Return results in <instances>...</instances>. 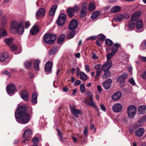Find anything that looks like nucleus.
I'll return each mask as SVG.
<instances>
[{
    "label": "nucleus",
    "mask_w": 146,
    "mask_h": 146,
    "mask_svg": "<svg viewBox=\"0 0 146 146\" xmlns=\"http://www.w3.org/2000/svg\"><path fill=\"white\" fill-rule=\"evenodd\" d=\"M87 8V3H84L82 6V9H83L84 10L86 9Z\"/></svg>",
    "instance_id": "774afa93"
},
{
    "label": "nucleus",
    "mask_w": 146,
    "mask_h": 146,
    "mask_svg": "<svg viewBox=\"0 0 146 146\" xmlns=\"http://www.w3.org/2000/svg\"><path fill=\"white\" fill-rule=\"evenodd\" d=\"M39 31L38 27L36 25H34L30 31L31 33L33 35H36Z\"/></svg>",
    "instance_id": "a211bd4d"
},
{
    "label": "nucleus",
    "mask_w": 146,
    "mask_h": 146,
    "mask_svg": "<svg viewBox=\"0 0 146 146\" xmlns=\"http://www.w3.org/2000/svg\"><path fill=\"white\" fill-rule=\"evenodd\" d=\"M9 46L10 49L12 51H15L17 49V46L15 45L14 44H12Z\"/></svg>",
    "instance_id": "09e8293b"
},
{
    "label": "nucleus",
    "mask_w": 146,
    "mask_h": 146,
    "mask_svg": "<svg viewBox=\"0 0 146 146\" xmlns=\"http://www.w3.org/2000/svg\"><path fill=\"white\" fill-rule=\"evenodd\" d=\"M37 94L36 93H34L32 96L31 99L32 102L34 104H36L37 103Z\"/></svg>",
    "instance_id": "2f4dec72"
},
{
    "label": "nucleus",
    "mask_w": 146,
    "mask_h": 146,
    "mask_svg": "<svg viewBox=\"0 0 146 146\" xmlns=\"http://www.w3.org/2000/svg\"><path fill=\"white\" fill-rule=\"evenodd\" d=\"M33 63V62L32 61H26L25 62V66L27 69L29 70L30 69Z\"/></svg>",
    "instance_id": "cd10ccee"
},
{
    "label": "nucleus",
    "mask_w": 146,
    "mask_h": 146,
    "mask_svg": "<svg viewBox=\"0 0 146 146\" xmlns=\"http://www.w3.org/2000/svg\"><path fill=\"white\" fill-rule=\"evenodd\" d=\"M128 77L127 74L125 73L120 76L117 79V82L120 83L119 86L121 87H123L125 86V80Z\"/></svg>",
    "instance_id": "39448f33"
},
{
    "label": "nucleus",
    "mask_w": 146,
    "mask_h": 146,
    "mask_svg": "<svg viewBox=\"0 0 146 146\" xmlns=\"http://www.w3.org/2000/svg\"><path fill=\"white\" fill-rule=\"evenodd\" d=\"M104 75L102 76V78L103 79H106L107 78L109 77L111 74L110 72L109 71H104Z\"/></svg>",
    "instance_id": "473e14b6"
},
{
    "label": "nucleus",
    "mask_w": 146,
    "mask_h": 146,
    "mask_svg": "<svg viewBox=\"0 0 146 146\" xmlns=\"http://www.w3.org/2000/svg\"><path fill=\"white\" fill-rule=\"evenodd\" d=\"M100 15V13L98 11H95L91 15V17L93 19H96Z\"/></svg>",
    "instance_id": "c9c22d12"
},
{
    "label": "nucleus",
    "mask_w": 146,
    "mask_h": 146,
    "mask_svg": "<svg viewBox=\"0 0 146 146\" xmlns=\"http://www.w3.org/2000/svg\"><path fill=\"white\" fill-rule=\"evenodd\" d=\"M128 80L129 82L131 84L133 85H135V83L133 79L132 78H130Z\"/></svg>",
    "instance_id": "13d9d810"
},
{
    "label": "nucleus",
    "mask_w": 146,
    "mask_h": 146,
    "mask_svg": "<svg viewBox=\"0 0 146 146\" xmlns=\"http://www.w3.org/2000/svg\"><path fill=\"white\" fill-rule=\"evenodd\" d=\"M78 22L75 19H72L69 26V28L70 30H74L78 26Z\"/></svg>",
    "instance_id": "9d476101"
},
{
    "label": "nucleus",
    "mask_w": 146,
    "mask_h": 146,
    "mask_svg": "<svg viewBox=\"0 0 146 146\" xmlns=\"http://www.w3.org/2000/svg\"><path fill=\"white\" fill-rule=\"evenodd\" d=\"M141 14V12L140 11H138L135 12L132 16L131 19L136 22Z\"/></svg>",
    "instance_id": "6ab92c4d"
},
{
    "label": "nucleus",
    "mask_w": 146,
    "mask_h": 146,
    "mask_svg": "<svg viewBox=\"0 0 146 146\" xmlns=\"http://www.w3.org/2000/svg\"><path fill=\"white\" fill-rule=\"evenodd\" d=\"M66 19V15L63 13L61 14L56 21V22L57 25L59 26H63L64 24Z\"/></svg>",
    "instance_id": "423d86ee"
},
{
    "label": "nucleus",
    "mask_w": 146,
    "mask_h": 146,
    "mask_svg": "<svg viewBox=\"0 0 146 146\" xmlns=\"http://www.w3.org/2000/svg\"><path fill=\"white\" fill-rule=\"evenodd\" d=\"M57 132L58 135L59 136L60 139L61 141L62 142L65 141V139L62 137V134L60 131L57 129Z\"/></svg>",
    "instance_id": "49530a36"
},
{
    "label": "nucleus",
    "mask_w": 146,
    "mask_h": 146,
    "mask_svg": "<svg viewBox=\"0 0 146 146\" xmlns=\"http://www.w3.org/2000/svg\"><path fill=\"white\" fill-rule=\"evenodd\" d=\"M136 22H135L131 19V21L128 24V28L131 29H133L135 26Z\"/></svg>",
    "instance_id": "72a5a7b5"
},
{
    "label": "nucleus",
    "mask_w": 146,
    "mask_h": 146,
    "mask_svg": "<svg viewBox=\"0 0 146 146\" xmlns=\"http://www.w3.org/2000/svg\"><path fill=\"white\" fill-rule=\"evenodd\" d=\"M21 97L24 100L27 101L28 100V93L27 91H24L21 94Z\"/></svg>",
    "instance_id": "4be33fe9"
},
{
    "label": "nucleus",
    "mask_w": 146,
    "mask_h": 146,
    "mask_svg": "<svg viewBox=\"0 0 146 146\" xmlns=\"http://www.w3.org/2000/svg\"><path fill=\"white\" fill-rule=\"evenodd\" d=\"M9 57V55L7 52H3L0 54V61L1 62L5 61V60L8 58Z\"/></svg>",
    "instance_id": "dca6fc26"
},
{
    "label": "nucleus",
    "mask_w": 146,
    "mask_h": 146,
    "mask_svg": "<svg viewBox=\"0 0 146 146\" xmlns=\"http://www.w3.org/2000/svg\"><path fill=\"white\" fill-rule=\"evenodd\" d=\"M67 12L68 15L70 17H72L74 15L75 12L70 7L67 10Z\"/></svg>",
    "instance_id": "bb28decb"
},
{
    "label": "nucleus",
    "mask_w": 146,
    "mask_h": 146,
    "mask_svg": "<svg viewBox=\"0 0 146 146\" xmlns=\"http://www.w3.org/2000/svg\"><path fill=\"white\" fill-rule=\"evenodd\" d=\"M112 108L114 111L118 113L121 111L122 109V106L120 104L117 103L113 106Z\"/></svg>",
    "instance_id": "9b49d317"
},
{
    "label": "nucleus",
    "mask_w": 146,
    "mask_h": 146,
    "mask_svg": "<svg viewBox=\"0 0 146 146\" xmlns=\"http://www.w3.org/2000/svg\"><path fill=\"white\" fill-rule=\"evenodd\" d=\"M119 45L118 44H115L112 47V52L113 53H115L117 51Z\"/></svg>",
    "instance_id": "58836bf2"
},
{
    "label": "nucleus",
    "mask_w": 146,
    "mask_h": 146,
    "mask_svg": "<svg viewBox=\"0 0 146 146\" xmlns=\"http://www.w3.org/2000/svg\"><path fill=\"white\" fill-rule=\"evenodd\" d=\"M97 37L98 39L100 41L104 40L106 38L105 36L102 34L98 35Z\"/></svg>",
    "instance_id": "c03bdc74"
},
{
    "label": "nucleus",
    "mask_w": 146,
    "mask_h": 146,
    "mask_svg": "<svg viewBox=\"0 0 146 146\" xmlns=\"http://www.w3.org/2000/svg\"><path fill=\"white\" fill-rule=\"evenodd\" d=\"M141 48L142 49L146 48V40H144L141 45Z\"/></svg>",
    "instance_id": "3c124183"
},
{
    "label": "nucleus",
    "mask_w": 146,
    "mask_h": 146,
    "mask_svg": "<svg viewBox=\"0 0 146 146\" xmlns=\"http://www.w3.org/2000/svg\"><path fill=\"white\" fill-rule=\"evenodd\" d=\"M101 66V65L100 64H96L94 68L98 70L100 68Z\"/></svg>",
    "instance_id": "338daca9"
},
{
    "label": "nucleus",
    "mask_w": 146,
    "mask_h": 146,
    "mask_svg": "<svg viewBox=\"0 0 146 146\" xmlns=\"http://www.w3.org/2000/svg\"><path fill=\"white\" fill-rule=\"evenodd\" d=\"M80 90L82 93H84L85 91V87L83 84H81L80 86Z\"/></svg>",
    "instance_id": "864d4df0"
},
{
    "label": "nucleus",
    "mask_w": 146,
    "mask_h": 146,
    "mask_svg": "<svg viewBox=\"0 0 146 146\" xmlns=\"http://www.w3.org/2000/svg\"><path fill=\"white\" fill-rule=\"evenodd\" d=\"M7 34L6 30L3 28L0 29V38H3V36H6Z\"/></svg>",
    "instance_id": "c756f323"
},
{
    "label": "nucleus",
    "mask_w": 146,
    "mask_h": 146,
    "mask_svg": "<svg viewBox=\"0 0 146 146\" xmlns=\"http://www.w3.org/2000/svg\"><path fill=\"white\" fill-rule=\"evenodd\" d=\"M27 108L26 106H20L15 112L17 121L21 124H25L30 120L32 115L27 112Z\"/></svg>",
    "instance_id": "f257e3e1"
},
{
    "label": "nucleus",
    "mask_w": 146,
    "mask_h": 146,
    "mask_svg": "<svg viewBox=\"0 0 146 146\" xmlns=\"http://www.w3.org/2000/svg\"><path fill=\"white\" fill-rule=\"evenodd\" d=\"M80 78L83 81H86L87 79V76L83 72H80L79 73Z\"/></svg>",
    "instance_id": "e433bc0d"
},
{
    "label": "nucleus",
    "mask_w": 146,
    "mask_h": 146,
    "mask_svg": "<svg viewBox=\"0 0 146 146\" xmlns=\"http://www.w3.org/2000/svg\"><path fill=\"white\" fill-rule=\"evenodd\" d=\"M71 8L73 9V11H74L75 12L77 11L79 9V7L76 5H75L73 8Z\"/></svg>",
    "instance_id": "bf43d9fd"
},
{
    "label": "nucleus",
    "mask_w": 146,
    "mask_h": 146,
    "mask_svg": "<svg viewBox=\"0 0 146 146\" xmlns=\"http://www.w3.org/2000/svg\"><path fill=\"white\" fill-rule=\"evenodd\" d=\"M139 58L143 62H146V57H143L141 56H138Z\"/></svg>",
    "instance_id": "4d7b16f0"
},
{
    "label": "nucleus",
    "mask_w": 146,
    "mask_h": 146,
    "mask_svg": "<svg viewBox=\"0 0 146 146\" xmlns=\"http://www.w3.org/2000/svg\"><path fill=\"white\" fill-rule=\"evenodd\" d=\"M32 134V132L30 129H27L23 133V138L26 139V140L29 141L31 138Z\"/></svg>",
    "instance_id": "1a4fd4ad"
},
{
    "label": "nucleus",
    "mask_w": 146,
    "mask_h": 146,
    "mask_svg": "<svg viewBox=\"0 0 146 146\" xmlns=\"http://www.w3.org/2000/svg\"><path fill=\"white\" fill-rule=\"evenodd\" d=\"M57 7V6L56 5H54L52 6L49 12V15L50 16H52L55 14Z\"/></svg>",
    "instance_id": "412c9836"
},
{
    "label": "nucleus",
    "mask_w": 146,
    "mask_h": 146,
    "mask_svg": "<svg viewBox=\"0 0 146 146\" xmlns=\"http://www.w3.org/2000/svg\"><path fill=\"white\" fill-rule=\"evenodd\" d=\"M40 62V61L39 60H36L33 64L34 68L35 70L37 71H38L39 70V65Z\"/></svg>",
    "instance_id": "f704fd0d"
},
{
    "label": "nucleus",
    "mask_w": 146,
    "mask_h": 146,
    "mask_svg": "<svg viewBox=\"0 0 146 146\" xmlns=\"http://www.w3.org/2000/svg\"><path fill=\"white\" fill-rule=\"evenodd\" d=\"M81 82L80 80H76L74 83V85L75 86H77L78 85H80L81 84Z\"/></svg>",
    "instance_id": "0e129e2a"
},
{
    "label": "nucleus",
    "mask_w": 146,
    "mask_h": 146,
    "mask_svg": "<svg viewBox=\"0 0 146 146\" xmlns=\"http://www.w3.org/2000/svg\"><path fill=\"white\" fill-rule=\"evenodd\" d=\"M143 26L142 21L140 20H139L137 21L136 25V27L137 29H139L141 28Z\"/></svg>",
    "instance_id": "79ce46f5"
},
{
    "label": "nucleus",
    "mask_w": 146,
    "mask_h": 146,
    "mask_svg": "<svg viewBox=\"0 0 146 146\" xmlns=\"http://www.w3.org/2000/svg\"><path fill=\"white\" fill-rule=\"evenodd\" d=\"M56 36V35L52 34L50 33H48L45 34L43 36L44 42L49 44H54Z\"/></svg>",
    "instance_id": "7ed1b4c3"
},
{
    "label": "nucleus",
    "mask_w": 146,
    "mask_h": 146,
    "mask_svg": "<svg viewBox=\"0 0 146 146\" xmlns=\"http://www.w3.org/2000/svg\"><path fill=\"white\" fill-rule=\"evenodd\" d=\"M65 37V35L64 34H62L60 35L58 39L57 42L59 44H60L64 41Z\"/></svg>",
    "instance_id": "7c9ffc66"
},
{
    "label": "nucleus",
    "mask_w": 146,
    "mask_h": 146,
    "mask_svg": "<svg viewBox=\"0 0 146 146\" xmlns=\"http://www.w3.org/2000/svg\"><path fill=\"white\" fill-rule=\"evenodd\" d=\"M141 78L143 79H146V71L140 74Z\"/></svg>",
    "instance_id": "6e6d98bb"
},
{
    "label": "nucleus",
    "mask_w": 146,
    "mask_h": 146,
    "mask_svg": "<svg viewBox=\"0 0 146 146\" xmlns=\"http://www.w3.org/2000/svg\"><path fill=\"white\" fill-rule=\"evenodd\" d=\"M52 62L50 61H48L46 64L45 66V70L46 72L50 71L52 69Z\"/></svg>",
    "instance_id": "f3484780"
},
{
    "label": "nucleus",
    "mask_w": 146,
    "mask_h": 146,
    "mask_svg": "<svg viewBox=\"0 0 146 146\" xmlns=\"http://www.w3.org/2000/svg\"><path fill=\"white\" fill-rule=\"evenodd\" d=\"M121 8L119 6H116L112 7L110 11L112 13H115L119 12Z\"/></svg>",
    "instance_id": "393cba45"
},
{
    "label": "nucleus",
    "mask_w": 146,
    "mask_h": 146,
    "mask_svg": "<svg viewBox=\"0 0 146 146\" xmlns=\"http://www.w3.org/2000/svg\"><path fill=\"white\" fill-rule=\"evenodd\" d=\"M112 82V80L111 79H108L106 81L103 82V86L105 89H109L110 87Z\"/></svg>",
    "instance_id": "ddd939ff"
},
{
    "label": "nucleus",
    "mask_w": 146,
    "mask_h": 146,
    "mask_svg": "<svg viewBox=\"0 0 146 146\" xmlns=\"http://www.w3.org/2000/svg\"><path fill=\"white\" fill-rule=\"evenodd\" d=\"M57 49L58 48L56 47H52L48 52L49 54L52 55L55 54Z\"/></svg>",
    "instance_id": "a19ab883"
},
{
    "label": "nucleus",
    "mask_w": 146,
    "mask_h": 146,
    "mask_svg": "<svg viewBox=\"0 0 146 146\" xmlns=\"http://www.w3.org/2000/svg\"><path fill=\"white\" fill-rule=\"evenodd\" d=\"M112 66V62L111 60H107L102 65V69L104 71H109L110 69Z\"/></svg>",
    "instance_id": "0eeeda50"
},
{
    "label": "nucleus",
    "mask_w": 146,
    "mask_h": 146,
    "mask_svg": "<svg viewBox=\"0 0 146 146\" xmlns=\"http://www.w3.org/2000/svg\"><path fill=\"white\" fill-rule=\"evenodd\" d=\"M92 58L94 59H97L98 58V57L94 53H93L92 56Z\"/></svg>",
    "instance_id": "e2e57ef3"
},
{
    "label": "nucleus",
    "mask_w": 146,
    "mask_h": 146,
    "mask_svg": "<svg viewBox=\"0 0 146 146\" xmlns=\"http://www.w3.org/2000/svg\"><path fill=\"white\" fill-rule=\"evenodd\" d=\"M72 31L69 33V34L68 35L67 38L68 39H70L73 38L76 33V31L74 30H71Z\"/></svg>",
    "instance_id": "ea45409f"
},
{
    "label": "nucleus",
    "mask_w": 146,
    "mask_h": 146,
    "mask_svg": "<svg viewBox=\"0 0 146 146\" xmlns=\"http://www.w3.org/2000/svg\"><path fill=\"white\" fill-rule=\"evenodd\" d=\"M70 108L71 110V112L77 117H79L78 114L82 113V111L80 110H77L74 106H70Z\"/></svg>",
    "instance_id": "6e6552de"
},
{
    "label": "nucleus",
    "mask_w": 146,
    "mask_h": 146,
    "mask_svg": "<svg viewBox=\"0 0 146 146\" xmlns=\"http://www.w3.org/2000/svg\"><path fill=\"white\" fill-rule=\"evenodd\" d=\"M113 42L111 40L109 39H107L106 40L105 43L108 46H111Z\"/></svg>",
    "instance_id": "de8ad7c7"
},
{
    "label": "nucleus",
    "mask_w": 146,
    "mask_h": 146,
    "mask_svg": "<svg viewBox=\"0 0 146 146\" xmlns=\"http://www.w3.org/2000/svg\"><path fill=\"white\" fill-rule=\"evenodd\" d=\"M30 22L29 21H26L25 23V28L27 29L30 26Z\"/></svg>",
    "instance_id": "052dcab7"
},
{
    "label": "nucleus",
    "mask_w": 146,
    "mask_h": 146,
    "mask_svg": "<svg viewBox=\"0 0 146 146\" xmlns=\"http://www.w3.org/2000/svg\"><path fill=\"white\" fill-rule=\"evenodd\" d=\"M86 11L83 10L81 9L80 11V17L81 18H83L86 16Z\"/></svg>",
    "instance_id": "37998d69"
},
{
    "label": "nucleus",
    "mask_w": 146,
    "mask_h": 146,
    "mask_svg": "<svg viewBox=\"0 0 146 146\" xmlns=\"http://www.w3.org/2000/svg\"><path fill=\"white\" fill-rule=\"evenodd\" d=\"M145 132V130L143 128H140L135 132L136 135L139 137H141Z\"/></svg>",
    "instance_id": "aec40b11"
},
{
    "label": "nucleus",
    "mask_w": 146,
    "mask_h": 146,
    "mask_svg": "<svg viewBox=\"0 0 146 146\" xmlns=\"http://www.w3.org/2000/svg\"><path fill=\"white\" fill-rule=\"evenodd\" d=\"M87 95L89 97L90 100V102L89 105L91 106H95V105L93 102V96L92 94L89 92L88 93Z\"/></svg>",
    "instance_id": "5701e85b"
},
{
    "label": "nucleus",
    "mask_w": 146,
    "mask_h": 146,
    "mask_svg": "<svg viewBox=\"0 0 146 146\" xmlns=\"http://www.w3.org/2000/svg\"><path fill=\"white\" fill-rule=\"evenodd\" d=\"M4 42L7 45L9 46L12 44V42L13 41V39L11 38H7L4 39Z\"/></svg>",
    "instance_id": "4c0bfd02"
},
{
    "label": "nucleus",
    "mask_w": 146,
    "mask_h": 146,
    "mask_svg": "<svg viewBox=\"0 0 146 146\" xmlns=\"http://www.w3.org/2000/svg\"><path fill=\"white\" fill-rule=\"evenodd\" d=\"M32 141L35 145H37L39 142V139L38 137H35L33 139Z\"/></svg>",
    "instance_id": "603ef678"
},
{
    "label": "nucleus",
    "mask_w": 146,
    "mask_h": 146,
    "mask_svg": "<svg viewBox=\"0 0 146 146\" xmlns=\"http://www.w3.org/2000/svg\"><path fill=\"white\" fill-rule=\"evenodd\" d=\"M101 70H98L96 71V75L95 76V78H98L99 77V76L101 73Z\"/></svg>",
    "instance_id": "5fc2aeb1"
},
{
    "label": "nucleus",
    "mask_w": 146,
    "mask_h": 146,
    "mask_svg": "<svg viewBox=\"0 0 146 146\" xmlns=\"http://www.w3.org/2000/svg\"><path fill=\"white\" fill-rule=\"evenodd\" d=\"M123 15L122 14H118L113 19V21L115 22L120 21L123 18Z\"/></svg>",
    "instance_id": "c85d7f7f"
},
{
    "label": "nucleus",
    "mask_w": 146,
    "mask_h": 146,
    "mask_svg": "<svg viewBox=\"0 0 146 146\" xmlns=\"http://www.w3.org/2000/svg\"><path fill=\"white\" fill-rule=\"evenodd\" d=\"M15 86L14 84L13 83L8 84L6 87V90L8 94L13 93L15 90Z\"/></svg>",
    "instance_id": "f8f14e48"
},
{
    "label": "nucleus",
    "mask_w": 146,
    "mask_h": 146,
    "mask_svg": "<svg viewBox=\"0 0 146 146\" xmlns=\"http://www.w3.org/2000/svg\"><path fill=\"white\" fill-rule=\"evenodd\" d=\"M136 108L133 105H130L127 108V113L129 118L134 117L136 114Z\"/></svg>",
    "instance_id": "20e7f679"
},
{
    "label": "nucleus",
    "mask_w": 146,
    "mask_h": 146,
    "mask_svg": "<svg viewBox=\"0 0 146 146\" xmlns=\"http://www.w3.org/2000/svg\"><path fill=\"white\" fill-rule=\"evenodd\" d=\"M96 8V6L95 3L93 2H91L89 5L88 9L90 11H92L94 10Z\"/></svg>",
    "instance_id": "b1692460"
},
{
    "label": "nucleus",
    "mask_w": 146,
    "mask_h": 146,
    "mask_svg": "<svg viewBox=\"0 0 146 146\" xmlns=\"http://www.w3.org/2000/svg\"><path fill=\"white\" fill-rule=\"evenodd\" d=\"M88 129L87 127L84 128V134L85 135H86L88 133Z\"/></svg>",
    "instance_id": "680f3d73"
},
{
    "label": "nucleus",
    "mask_w": 146,
    "mask_h": 146,
    "mask_svg": "<svg viewBox=\"0 0 146 146\" xmlns=\"http://www.w3.org/2000/svg\"><path fill=\"white\" fill-rule=\"evenodd\" d=\"M11 29L19 34H23L24 31L22 22H18L15 21H13L11 23Z\"/></svg>",
    "instance_id": "f03ea898"
},
{
    "label": "nucleus",
    "mask_w": 146,
    "mask_h": 146,
    "mask_svg": "<svg viewBox=\"0 0 146 146\" xmlns=\"http://www.w3.org/2000/svg\"><path fill=\"white\" fill-rule=\"evenodd\" d=\"M45 13V10L44 8H40L36 13V15L37 18L42 17L44 16Z\"/></svg>",
    "instance_id": "4468645a"
},
{
    "label": "nucleus",
    "mask_w": 146,
    "mask_h": 146,
    "mask_svg": "<svg viewBox=\"0 0 146 146\" xmlns=\"http://www.w3.org/2000/svg\"><path fill=\"white\" fill-rule=\"evenodd\" d=\"M146 122V115H144L143 117L138 120V122L139 123H144Z\"/></svg>",
    "instance_id": "a18cd8bd"
},
{
    "label": "nucleus",
    "mask_w": 146,
    "mask_h": 146,
    "mask_svg": "<svg viewBox=\"0 0 146 146\" xmlns=\"http://www.w3.org/2000/svg\"><path fill=\"white\" fill-rule=\"evenodd\" d=\"M3 74L5 75H7L9 77H11V74L10 72H8V71H5L4 72Z\"/></svg>",
    "instance_id": "69168bd1"
},
{
    "label": "nucleus",
    "mask_w": 146,
    "mask_h": 146,
    "mask_svg": "<svg viewBox=\"0 0 146 146\" xmlns=\"http://www.w3.org/2000/svg\"><path fill=\"white\" fill-rule=\"evenodd\" d=\"M146 107L145 106H139L138 109V113L141 114H143L145 112Z\"/></svg>",
    "instance_id": "a878e982"
},
{
    "label": "nucleus",
    "mask_w": 146,
    "mask_h": 146,
    "mask_svg": "<svg viewBox=\"0 0 146 146\" xmlns=\"http://www.w3.org/2000/svg\"><path fill=\"white\" fill-rule=\"evenodd\" d=\"M122 94L121 92L117 91L112 96V98L114 101H116L118 100L121 97Z\"/></svg>",
    "instance_id": "2eb2a0df"
},
{
    "label": "nucleus",
    "mask_w": 146,
    "mask_h": 146,
    "mask_svg": "<svg viewBox=\"0 0 146 146\" xmlns=\"http://www.w3.org/2000/svg\"><path fill=\"white\" fill-rule=\"evenodd\" d=\"M114 53H113L112 52L111 53H109L107 54L106 57L107 58V60H110V59L111 57L113 56L115 54Z\"/></svg>",
    "instance_id": "8fccbe9b"
}]
</instances>
